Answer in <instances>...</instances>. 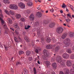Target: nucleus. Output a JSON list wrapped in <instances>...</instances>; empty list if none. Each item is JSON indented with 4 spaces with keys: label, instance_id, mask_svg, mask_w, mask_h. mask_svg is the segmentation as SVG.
I'll use <instances>...</instances> for the list:
<instances>
[{
    "label": "nucleus",
    "instance_id": "44",
    "mask_svg": "<svg viewBox=\"0 0 74 74\" xmlns=\"http://www.w3.org/2000/svg\"><path fill=\"white\" fill-rule=\"evenodd\" d=\"M24 74H27L28 73V71H27V70H25L24 71Z\"/></svg>",
    "mask_w": 74,
    "mask_h": 74
},
{
    "label": "nucleus",
    "instance_id": "13",
    "mask_svg": "<svg viewBox=\"0 0 74 74\" xmlns=\"http://www.w3.org/2000/svg\"><path fill=\"white\" fill-rule=\"evenodd\" d=\"M7 21L8 22V24L9 25H11L12 23V20L10 18H8L7 19Z\"/></svg>",
    "mask_w": 74,
    "mask_h": 74
},
{
    "label": "nucleus",
    "instance_id": "10",
    "mask_svg": "<svg viewBox=\"0 0 74 74\" xmlns=\"http://www.w3.org/2000/svg\"><path fill=\"white\" fill-rule=\"evenodd\" d=\"M66 65L68 67H70L72 65L71 61L69 60L67 61L66 62Z\"/></svg>",
    "mask_w": 74,
    "mask_h": 74
},
{
    "label": "nucleus",
    "instance_id": "42",
    "mask_svg": "<svg viewBox=\"0 0 74 74\" xmlns=\"http://www.w3.org/2000/svg\"><path fill=\"white\" fill-rule=\"evenodd\" d=\"M66 5H65V4L64 3L63 4V5H62V8H66Z\"/></svg>",
    "mask_w": 74,
    "mask_h": 74
},
{
    "label": "nucleus",
    "instance_id": "21",
    "mask_svg": "<svg viewBox=\"0 0 74 74\" xmlns=\"http://www.w3.org/2000/svg\"><path fill=\"white\" fill-rule=\"evenodd\" d=\"M24 39L27 42H29V38L27 36H25L24 38Z\"/></svg>",
    "mask_w": 74,
    "mask_h": 74
},
{
    "label": "nucleus",
    "instance_id": "11",
    "mask_svg": "<svg viewBox=\"0 0 74 74\" xmlns=\"http://www.w3.org/2000/svg\"><path fill=\"white\" fill-rule=\"evenodd\" d=\"M29 19L30 21H34V16L33 14H32L29 17Z\"/></svg>",
    "mask_w": 74,
    "mask_h": 74
},
{
    "label": "nucleus",
    "instance_id": "52",
    "mask_svg": "<svg viewBox=\"0 0 74 74\" xmlns=\"http://www.w3.org/2000/svg\"><path fill=\"white\" fill-rule=\"evenodd\" d=\"M6 3L9 4L10 3V1L8 0H7Z\"/></svg>",
    "mask_w": 74,
    "mask_h": 74
},
{
    "label": "nucleus",
    "instance_id": "17",
    "mask_svg": "<svg viewBox=\"0 0 74 74\" xmlns=\"http://www.w3.org/2000/svg\"><path fill=\"white\" fill-rule=\"evenodd\" d=\"M60 49V47H59V46H57L56 47V48L55 49V52H58V50H59Z\"/></svg>",
    "mask_w": 74,
    "mask_h": 74
},
{
    "label": "nucleus",
    "instance_id": "55",
    "mask_svg": "<svg viewBox=\"0 0 74 74\" xmlns=\"http://www.w3.org/2000/svg\"><path fill=\"white\" fill-rule=\"evenodd\" d=\"M32 46L33 47H34V43L33 42L32 43Z\"/></svg>",
    "mask_w": 74,
    "mask_h": 74
},
{
    "label": "nucleus",
    "instance_id": "59",
    "mask_svg": "<svg viewBox=\"0 0 74 74\" xmlns=\"http://www.w3.org/2000/svg\"><path fill=\"white\" fill-rule=\"evenodd\" d=\"M37 9L38 10H41V8H40L38 7Z\"/></svg>",
    "mask_w": 74,
    "mask_h": 74
},
{
    "label": "nucleus",
    "instance_id": "41",
    "mask_svg": "<svg viewBox=\"0 0 74 74\" xmlns=\"http://www.w3.org/2000/svg\"><path fill=\"white\" fill-rule=\"evenodd\" d=\"M46 41L47 42H49L51 41V39L50 38H47V39H46Z\"/></svg>",
    "mask_w": 74,
    "mask_h": 74
},
{
    "label": "nucleus",
    "instance_id": "36",
    "mask_svg": "<svg viewBox=\"0 0 74 74\" xmlns=\"http://www.w3.org/2000/svg\"><path fill=\"white\" fill-rule=\"evenodd\" d=\"M5 12L6 13V14H7V15H10V14L9 13V12H8L7 10H5Z\"/></svg>",
    "mask_w": 74,
    "mask_h": 74
},
{
    "label": "nucleus",
    "instance_id": "57",
    "mask_svg": "<svg viewBox=\"0 0 74 74\" xmlns=\"http://www.w3.org/2000/svg\"><path fill=\"white\" fill-rule=\"evenodd\" d=\"M66 22H68L69 21V19L67 18V19H66Z\"/></svg>",
    "mask_w": 74,
    "mask_h": 74
},
{
    "label": "nucleus",
    "instance_id": "24",
    "mask_svg": "<svg viewBox=\"0 0 74 74\" xmlns=\"http://www.w3.org/2000/svg\"><path fill=\"white\" fill-rule=\"evenodd\" d=\"M70 73L71 74H74V69H71L70 70Z\"/></svg>",
    "mask_w": 74,
    "mask_h": 74
},
{
    "label": "nucleus",
    "instance_id": "43",
    "mask_svg": "<svg viewBox=\"0 0 74 74\" xmlns=\"http://www.w3.org/2000/svg\"><path fill=\"white\" fill-rule=\"evenodd\" d=\"M73 33H72L71 32L69 34V36L71 37H73Z\"/></svg>",
    "mask_w": 74,
    "mask_h": 74
},
{
    "label": "nucleus",
    "instance_id": "32",
    "mask_svg": "<svg viewBox=\"0 0 74 74\" xmlns=\"http://www.w3.org/2000/svg\"><path fill=\"white\" fill-rule=\"evenodd\" d=\"M69 5L70 6V7L72 11H73V12H74V10H73V6H72V5H71L70 4H69Z\"/></svg>",
    "mask_w": 74,
    "mask_h": 74
},
{
    "label": "nucleus",
    "instance_id": "37",
    "mask_svg": "<svg viewBox=\"0 0 74 74\" xmlns=\"http://www.w3.org/2000/svg\"><path fill=\"white\" fill-rule=\"evenodd\" d=\"M33 71H34V74H37V71H36V68H34Z\"/></svg>",
    "mask_w": 74,
    "mask_h": 74
},
{
    "label": "nucleus",
    "instance_id": "27",
    "mask_svg": "<svg viewBox=\"0 0 74 74\" xmlns=\"http://www.w3.org/2000/svg\"><path fill=\"white\" fill-rule=\"evenodd\" d=\"M70 58L71 59H74V54H72L70 55Z\"/></svg>",
    "mask_w": 74,
    "mask_h": 74
},
{
    "label": "nucleus",
    "instance_id": "22",
    "mask_svg": "<svg viewBox=\"0 0 74 74\" xmlns=\"http://www.w3.org/2000/svg\"><path fill=\"white\" fill-rule=\"evenodd\" d=\"M64 73L65 74H69V69H66L65 70Z\"/></svg>",
    "mask_w": 74,
    "mask_h": 74
},
{
    "label": "nucleus",
    "instance_id": "35",
    "mask_svg": "<svg viewBox=\"0 0 74 74\" xmlns=\"http://www.w3.org/2000/svg\"><path fill=\"white\" fill-rule=\"evenodd\" d=\"M14 27L15 28H17L18 26V24H17L16 23H15L14 25Z\"/></svg>",
    "mask_w": 74,
    "mask_h": 74
},
{
    "label": "nucleus",
    "instance_id": "48",
    "mask_svg": "<svg viewBox=\"0 0 74 74\" xmlns=\"http://www.w3.org/2000/svg\"><path fill=\"white\" fill-rule=\"evenodd\" d=\"M52 40L53 41V42H55V38L54 37H53L52 38Z\"/></svg>",
    "mask_w": 74,
    "mask_h": 74
},
{
    "label": "nucleus",
    "instance_id": "3",
    "mask_svg": "<svg viewBox=\"0 0 74 74\" xmlns=\"http://www.w3.org/2000/svg\"><path fill=\"white\" fill-rule=\"evenodd\" d=\"M14 40L16 42H20V41L21 42H22V39L19 37V36L18 37V38L16 37H14Z\"/></svg>",
    "mask_w": 74,
    "mask_h": 74
},
{
    "label": "nucleus",
    "instance_id": "8",
    "mask_svg": "<svg viewBox=\"0 0 74 74\" xmlns=\"http://www.w3.org/2000/svg\"><path fill=\"white\" fill-rule=\"evenodd\" d=\"M62 57L64 59H68L69 58V55L67 53H64L62 55Z\"/></svg>",
    "mask_w": 74,
    "mask_h": 74
},
{
    "label": "nucleus",
    "instance_id": "2",
    "mask_svg": "<svg viewBox=\"0 0 74 74\" xmlns=\"http://www.w3.org/2000/svg\"><path fill=\"white\" fill-rule=\"evenodd\" d=\"M2 11L0 9V21H1L2 25L5 24V22L3 19V14H2Z\"/></svg>",
    "mask_w": 74,
    "mask_h": 74
},
{
    "label": "nucleus",
    "instance_id": "39",
    "mask_svg": "<svg viewBox=\"0 0 74 74\" xmlns=\"http://www.w3.org/2000/svg\"><path fill=\"white\" fill-rule=\"evenodd\" d=\"M4 47L5 49V50H6V51H7L8 50V49L9 48V47L5 45L4 46Z\"/></svg>",
    "mask_w": 74,
    "mask_h": 74
},
{
    "label": "nucleus",
    "instance_id": "61",
    "mask_svg": "<svg viewBox=\"0 0 74 74\" xmlns=\"http://www.w3.org/2000/svg\"><path fill=\"white\" fill-rule=\"evenodd\" d=\"M40 11H41V12H44V11L43 10H41Z\"/></svg>",
    "mask_w": 74,
    "mask_h": 74
},
{
    "label": "nucleus",
    "instance_id": "50",
    "mask_svg": "<svg viewBox=\"0 0 74 74\" xmlns=\"http://www.w3.org/2000/svg\"><path fill=\"white\" fill-rule=\"evenodd\" d=\"M48 22L46 21H44L43 23L44 24H47Z\"/></svg>",
    "mask_w": 74,
    "mask_h": 74
},
{
    "label": "nucleus",
    "instance_id": "40",
    "mask_svg": "<svg viewBox=\"0 0 74 74\" xmlns=\"http://www.w3.org/2000/svg\"><path fill=\"white\" fill-rule=\"evenodd\" d=\"M21 63L19 62H17L16 63V66H18V65H19V64H21Z\"/></svg>",
    "mask_w": 74,
    "mask_h": 74
},
{
    "label": "nucleus",
    "instance_id": "64",
    "mask_svg": "<svg viewBox=\"0 0 74 74\" xmlns=\"http://www.w3.org/2000/svg\"><path fill=\"white\" fill-rule=\"evenodd\" d=\"M72 50H74V46L73 47H72Z\"/></svg>",
    "mask_w": 74,
    "mask_h": 74
},
{
    "label": "nucleus",
    "instance_id": "18",
    "mask_svg": "<svg viewBox=\"0 0 74 74\" xmlns=\"http://www.w3.org/2000/svg\"><path fill=\"white\" fill-rule=\"evenodd\" d=\"M33 3L32 2H29L27 3V5L29 7L32 6V5H33Z\"/></svg>",
    "mask_w": 74,
    "mask_h": 74
},
{
    "label": "nucleus",
    "instance_id": "29",
    "mask_svg": "<svg viewBox=\"0 0 74 74\" xmlns=\"http://www.w3.org/2000/svg\"><path fill=\"white\" fill-rule=\"evenodd\" d=\"M14 4H11L10 5L9 7L10 9L11 10H13V8H14Z\"/></svg>",
    "mask_w": 74,
    "mask_h": 74
},
{
    "label": "nucleus",
    "instance_id": "58",
    "mask_svg": "<svg viewBox=\"0 0 74 74\" xmlns=\"http://www.w3.org/2000/svg\"><path fill=\"white\" fill-rule=\"evenodd\" d=\"M15 33L16 34H18V32H17L16 30L15 31Z\"/></svg>",
    "mask_w": 74,
    "mask_h": 74
},
{
    "label": "nucleus",
    "instance_id": "56",
    "mask_svg": "<svg viewBox=\"0 0 74 74\" xmlns=\"http://www.w3.org/2000/svg\"><path fill=\"white\" fill-rule=\"evenodd\" d=\"M50 11H51V12H53L54 11L53 9H51L50 10Z\"/></svg>",
    "mask_w": 74,
    "mask_h": 74
},
{
    "label": "nucleus",
    "instance_id": "1",
    "mask_svg": "<svg viewBox=\"0 0 74 74\" xmlns=\"http://www.w3.org/2000/svg\"><path fill=\"white\" fill-rule=\"evenodd\" d=\"M56 60L57 62L60 63L61 66L63 67L65 65V63L66 61L63 60L62 61V59L61 56H58L56 58Z\"/></svg>",
    "mask_w": 74,
    "mask_h": 74
},
{
    "label": "nucleus",
    "instance_id": "51",
    "mask_svg": "<svg viewBox=\"0 0 74 74\" xmlns=\"http://www.w3.org/2000/svg\"><path fill=\"white\" fill-rule=\"evenodd\" d=\"M35 24L36 25H39V23L38 21H37L35 23Z\"/></svg>",
    "mask_w": 74,
    "mask_h": 74
},
{
    "label": "nucleus",
    "instance_id": "54",
    "mask_svg": "<svg viewBox=\"0 0 74 74\" xmlns=\"http://www.w3.org/2000/svg\"><path fill=\"white\" fill-rule=\"evenodd\" d=\"M3 2L4 3H7V0H3Z\"/></svg>",
    "mask_w": 74,
    "mask_h": 74
},
{
    "label": "nucleus",
    "instance_id": "12",
    "mask_svg": "<svg viewBox=\"0 0 74 74\" xmlns=\"http://www.w3.org/2000/svg\"><path fill=\"white\" fill-rule=\"evenodd\" d=\"M55 26V23H50L49 25V27H51V28H52V27H53Z\"/></svg>",
    "mask_w": 74,
    "mask_h": 74
},
{
    "label": "nucleus",
    "instance_id": "6",
    "mask_svg": "<svg viewBox=\"0 0 74 74\" xmlns=\"http://www.w3.org/2000/svg\"><path fill=\"white\" fill-rule=\"evenodd\" d=\"M18 6L21 8H25V4H23L22 2L18 3Z\"/></svg>",
    "mask_w": 74,
    "mask_h": 74
},
{
    "label": "nucleus",
    "instance_id": "19",
    "mask_svg": "<svg viewBox=\"0 0 74 74\" xmlns=\"http://www.w3.org/2000/svg\"><path fill=\"white\" fill-rule=\"evenodd\" d=\"M66 51L68 53H72V51L70 49H67L66 50Z\"/></svg>",
    "mask_w": 74,
    "mask_h": 74
},
{
    "label": "nucleus",
    "instance_id": "14",
    "mask_svg": "<svg viewBox=\"0 0 74 74\" xmlns=\"http://www.w3.org/2000/svg\"><path fill=\"white\" fill-rule=\"evenodd\" d=\"M52 45H49L46 46V48L47 49H52Z\"/></svg>",
    "mask_w": 74,
    "mask_h": 74
},
{
    "label": "nucleus",
    "instance_id": "30",
    "mask_svg": "<svg viewBox=\"0 0 74 74\" xmlns=\"http://www.w3.org/2000/svg\"><path fill=\"white\" fill-rule=\"evenodd\" d=\"M41 29H40V28H38L37 31V33L38 34L40 33H41Z\"/></svg>",
    "mask_w": 74,
    "mask_h": 74
},
{
    "label": "nucleus",
    "instance_id": "20",
    "mask_svg": "<svg viewBox=\"0 0 74 74\" xmlns=\"http://www.w3.org/2000/svg\"><path fill=\"white\" fill-rule=\"evenodd\" d=\"M18 8V6L16 5H14L13 10H17Z\"/></svg>",
    "mask_w": 74,
    "mask_h": 74
},
{
    "label": "nucleus",
    "instance_id": "33",
    "mask_svg": "<svg viewBox=\"0 0 74 74\" xmlns=\"http://www.w3.org/2000/svg\"><path fill=\"white\" fill-rule=\"evenodd\" d=\"M8 32H9V29H6L5 30V32L4 33V34H5V33L6 34H8Z\"/></svg>",
    "mask_w": 74,
    "mask_h": 74
},
{
    "label": "nucleus",
    "instance_id": "46",
    "mask_svg": "<svg viewBox=\"0 0 74 74\" xmlns=\"http://www.w3.org/2000/svg\"><path fill=\"white\" fill-rule=\"evenodd\" d=\"M30 27V26L28 25L27 27H25V30H27V29H29Z\"/></svg>",
    "mask_w": 74,
    "mask_h": 74
},
{
    "label": "nucleus",
    "instance_id": "28",
    "mask_svg": "<svg viewBox=\"0 0 74 74\" xmlns=\"http://www.w3.org/2000/svg\"><path fill=\"white\" fill-rule=\"evenodd\" d=\"M16 18H17V19H19V18H21V16L20 14H16Z\"/></svg>",
    "mask_w": 74,
    "mask_h": 74
},
{
    "label": "nucleus",
    "instance_id": "16",
    "mask_svg": "<svg viewBox=\"0 0 74 74\" xmlns=\"http://www.w3.org/2000/svg\"><path fill=\"white\" fill-rule=\"evenodd\" d=\"M37 16H38V17H39V18L41 17V16H42V14H41V13L40 12L37 13Z\"/></svg>",
    "mask_w": 74,
    "mask_h": 74
},
{
    "label": "nucleus",
    "instance_id": "34",
    "mask_svg": "<svg viewBox=\"0 0 74 74\" xmlns=\"http://www.w3.org/2000/svg\"><path fill=\"white\" fill-rule=\"evenodd\" d=\"M30 54V51H27L26 52V54L27 55L29 56V55Z\"/></svg>",
    "mask_w": 74,
    "mask_h": 74
},
{
    "label": "nucleus",
    "instance_id": "26",
    "mask_svg": "<svg viewBox=\"0 0 74 74\" xmlns=\"http://www.w3.org/2000/svg\"><path fill=\"white\" fill-rule=\"evenodd\" d=\"M45 63H46L47 66L48 67V66L50 65V62L48 61H45Z\"/></svg>",
    "mask_w": 74,
    "mask_h": 74
},
{
    "label": "nucleus",
    "instance_id": "63",
    "mask_svg": "<svg viewBox=\"0 0 74 74\" xmlns=\"http://www.w3.org/2000/svg\"><path fill=\"white\" fill-rule=\"evenodd\" d=\"M72 67H73V69H74V64H73Z\"/></svg>",
    "mask_w": 74,
    "mask_h": 74
},
{
    "label": "nucleus",
    "instance_id": "5",
    "mask_svg": "<svg viewBox=\"0 0 74 74\" xmlns=\"http://www.w3.org/2000/svg\"><path fill=\"white\" fill-rule=\"evenodd\" d=\"M65 47H67V46H69L70 45L69 42H70V39L69 38H67L65 40Z\"/></svg>",
    "mask_w": 74,
    "mask_h": 74
},
{
    "label": "nucleus",
    "instance_id": "45",
    "mask_svg": "<svg viewBox=\"0 0 74 74\" xmlns=\"http://www.w3.org/2000/svg\"><path fill=\"white\" fill-rule=\"evenodd\" d=\"M67 15L68 16H69V17H70L69 18H71V19H72L73 18H72V17H71V15H70V14H67Z\"/></svg>",
    "mask_w": 74,
    "mask_h": 74
},
{
    "label": "nucleus",
    "instance_id": "9",
    "mask_svg": "<svg viewBox=\"0 0 74 74\" xmlns=\"http://www.w3.org/2000/svg\"><path fill=\"white\" fill-rule=\"evenodd\" d=\"M43 54H44L45 56L47 57L49 56V53H48V51L46 50H44Z\"/></svg>",
    "mask_w": 74,
    "mask_h": 74
},
{
    "label": "nucleus",
    "instance_id": "60",
    "mask_svg": "<svg viewBox=\"0 0 74 74\" xmlns=\"http://www.w3.org/2000/svg\"><path fill=\"white\" fill-rule=\"evenodd\" d=\"M37 63L38 64H40V61H37Z\"/></svg>",
    "mask_w": 74,
    "mask_h": 74
},
{
    "label": "nucleus",
    "instance_id": "25",
    "mask_svg": "<svg viewBox=\"0 0 74 74\" xmlns=\"http://www.w3.org/2000/svg\"><path fill=\"white\" fill-rule=\"evenodd\" d=\"M52 65L54 69H56V63H53L52 64Z\"/></svg>",
    "mask_w": 74,
    "mask_h": 74
},
{
    "label": "nucleus",
    "instance_id": "62",
    "mask_svg": "<svg viewBox=\"0 0 74 74\" xmlns=\"http://www.w3.org/2000/svg\"><path fill=\"white\" fill-rule=\"evenodd\" d=\"M60 12H61V13L62 14V13H63V11H62L61 10H60Z\"/></svg>",
    "mask_w": 74,
    "mask_h": 74
},
{
    "label": "nucleus",
    "instance_id": "7",
    "mask_svg": "<svg viewBox=\"0 0 74 74\" xmlns=\"http://www.w3.org/2000/svg\"><path fill=\"white\" fill-rule=\"evenodd\" d=\"M34 49L36 53H38L39 51L41 50V49H40V48H37V47L36 46L34 47Z\"/></svg>",
    "mask_w": 74,
    "mask_h": 74
},
{
    "label": "nucleus",
    "instance_id": "15",
    "mask_svg": "<svg viewBox=\"0 0 74 74\" xmlns=\"http://www.w3.org/2000/svg\"><path fill=\"white\" fill-rule=\"evenodd\" d=\"M67 36V33L64 34L62 35V39H64L65 38H66V37Z\"/></svg>",
    "mask_w": 74,
    "mask_h": 74
},
{
    "label": "nucleus",
    "instance_id": "47",
    "mask_svg": "<svg viewBox=\"0 0 74 74\" xmlns=\"http://www.w3.org/2000/svg\"><path fill=\"white\" fill-rule=\"evenodd\" d=\"M28 59L29 60L31 61L33 59V58H32V57H29V58Z\"/></svg>",
    "mask_w": 74,
    "mask_h": 74
},
{
    "label": "nucleus",
    "instance_id": "23",
    "mask_svg": "<svg viewBox=\"0 0 74 74\" xmlns=\"http://www.w3.org/2000/svg\"><path fill=\"white\" fill-rule=\"evenodd\" d=\"M9 12L10 14L12 15H14L15 14V12H14V11L13 10H10Z\"/></svg>",
    "mask_w": 74,
    "mask_h": 74
},
{
    "label": "nucleus",
    "instance_id": "4",
    "mask_svg": "<svg viewBox=\"0 0 74 74\" xmlns=\"http://www.w3.org/2000/svg\"><path fill=\"white\" fill-rule=\"evenodd\" d=\"M56 32L60 34V33H62L63 32V29L62 28V27L58 28L56 29Z\"/></svg>",
    "mask_w": 74,
    "mask_h": 74
},
{
    "label": "nucleus",
    "instance_id": "53",
    "mask_svg": "<svg viewBox=\"0 0 74 74\" xmlns=\"http://www.w3.org/2000/svg\"><path fill=\"white\" fill-rule=\"evenodd\" d=\"M1 28L0 27V35H1Z\"/></svg>",
    "mask_w": 74,
    "mask_h": 74
},
{
    "label": "nucleus",
    "instance_id": "38",
    "mask_svg": "<svg viewBox=\"0 0 74 74\" xmlns=\"http://www.w3.org/2000/svg\"><path fill=\"white\" fill-rule=\"evenodd\" d=\"M3 28L5 29H8V28L7 27V25H6L5 24L3 25Z\"/></svg>",
    "mask_w": 74,
    "mask_h": 74
},
{
    "label": "nucleus",
    "instance_id": "49",
    "mask_svg": "<svg viewBox=\"0 0 74 74\" xmlns=\"http://www.w3.org/2000/svg\"><path fill=\"white\" fill-rule=\"evenodd\" d=\"M21 20L22 21H23V22H24L25 21V19L23 18H22L21 19Z\"/></svg>",
    "mask_w": 74,
    "mask_h": 74
},
{
    "label": "nucleus",
    "instance_id": "31",
    "mask_svg": "<svg viewBox=\"0 0 74 74\" xmlns=\"http://www.w3.org/2000/svg\"><path fill=\"white\" fill-rule=\"evenodd\" d=\"M24 53V52L22 51H18V54L19 55H22V54H23Z\"/></svg>",
    "mask_w": 74,
    "mask_h": 74
}]
</instances>
